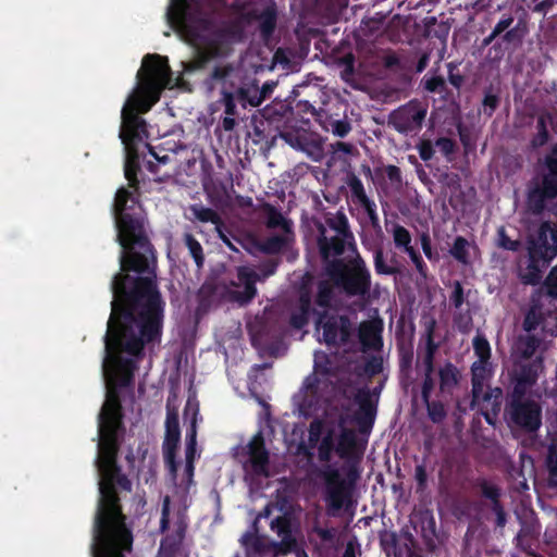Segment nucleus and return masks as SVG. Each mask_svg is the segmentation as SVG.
Wrapping results in <instances>:
<instances>
[{"label":"nucleus","mask_w":557,"mask_h":557,"mask_svg":"<svg viewBox=\"0 0 557 557\" xmlns=\"http://www.w3.org/2000/svg\"><path fill=\"white\" fill-rule=\"evenodd\" d=\"M139 86L121 112V138L126 157L124 175L128 187H120L112 213L116 242L121 246L120 272L111 282L113 299L104 334L103 373L111 370L108 384H134L145 347L162 337L164 301L157 283V253L147 235L143 209L134 195L139 190L140 171L137 144L148 137L146 121L138 113L148 112L172 85L166 57L147 54L137 73Z\"/></svg>","instance_id":"f257e3e1"},{"label":"nucleus","mask_w":557,"mask_h":557,"mask_svg":"<svg viewBox=\"0 0 557 557\" xmlns=\"http://www.w3.org/2000/svg\"><path fill=\"white\" fill-rule=\"evenodd\" d=\"M225 0H171L166 10L168 23L196 49L194 60L185 70L194 72L208 63L228 55L234 33L219 20Z\"/></svg>","instance_id":"f03ea898"},{"label":"nucleus","mask_w":557,"mask_h":557,"mask_svg":"<svg viewBox=\"0 0 557 557\" xmlns=\"http://www.w3.org/2000/svg\"><path fill=\"white\" fill-rule=\"evenodd\" d=\"M543 368L541 357L521 363L510 374V387L506 394L505 417L511 429L528 434L542 426V406L533 391Z\"/></svg>","instance_id":"7ed1b4c3"},{"label":"nucleus","mask_w":557,"mask_h":557,"mask_svg":"<svg viewBox=\"0 0 557 557\" xmlns=\"http://www.w3.org/2000/svg\"><path fill=\"white\" fill-rule=\"evenodd\" d=\"M528 264L518 276L525 285H539L544 271L557 256V225L542 222L536 234L527 238Z\"/></svg>","instance_id":"20e7f679"},{"label":"nucleus","mask_w":557,"mask_h":557,"mask_svg":"<svg viewBox=\"0 0 557 557\" xmlns=\"http://www.w3.org/2000/svg\"><path fill=\"white\" fill-rule=\"evenodd\" d=\"M347 261L332 259L325 265V273L347 297L364 298L371 290V273L359 252Z\"/></svg>","instance_id":"39448f33"},{"label":"nucleus","mask_w":557,"mask_h":557,"mask_svg":"<svg viewBox=\"0 0 557 557\" xmlns=\"http://www.w3.org/2000/svg\"><path fill=\"white\" fill-rule=\"evenodd\" d=\"M494 34L500 36L488 49L487 58L494 61L500 60L506 51H513L521 46L527 34V28L521 22L515 23L511 12L504 13L495 24Z\"/></svg>","instance_id":"423d86ee"},{"label":"nucleus","mask_w":557,"mask_h":557,"mask_svg":"<svg viewBox=\"0 0 557 557\" xmlns=\"http://www.w3.org/2000/svg\"><path fill=\"white\" fill-rule=\"evenodd\" d=\"M347 469H349L348 478L350 482L344 480L336 469L331 468V470L324 473L325 500L330 516H335L344 507L345 503L350 499L352 484L358 478V471L355 465L347 467Z\"/></svg>","instance_id":"0eeeda50"},{"label":"nucleus","mask_w":557,"mask_h":557,"mask_svg":"<svg viewBox=\"0 0 557 557\" xmlns=\"http://www.w3.org/2000/svg\"><path fill=\"white\" fill-rule=\"evenodd\" d=\"M251 345L257 349H263L273 355L282 342L283 332L272 314L264 312L256 315L247 325Z\"/></svg>","instance_id":"6e6552de"},{"label":"nucleus","mask_w":557,"mask_h":557,"mask_svg":"<svg viewBox=\"0 0 557 557\" xmlns=\"http://www.w3.org/2000/svg\"><path fill=\"white\" fill-rule=\"evenodd\" d=\"M315 329H322L323 342L327 346L346 345L350 342L352 323L346 314L317 312Z\"/></svg>","instance_id":"1a4fd4ad"},{"label":"nucleus","mask_w":557,"mask_h":557,"mask_svg":"<svg viewBox=\"0 0 557 557\" xmlns=\"http://www.w3.org/2000/svg\"><path fill=\"white\" fill-rule=\"evenodd\" d=\"M259 281L258 272L253 268L237 267L236 281L230 283L234 288L227 290V298L239 307H247L258 295L257 283Z\"/></svg>","instance_id":"9d476101"},{"label":"nucleus","mask_w":557,"mask_h":557,"mask_svg":"<svg viewBox=\"0 0 557 557\" xmlns=\"http://www.w3.org/2000/svg\"><path fill=\"white\" fill-rule=\"evenodd\" d=\"M426 107L418 100H411L394 110L388 117V123L395 131L408 135L420 131L426 116Z\"/></svg>","instance_id":"9b49d317"},{"label":"nucleus","mask_w":557,"mask_h":557,"mask_svg":"<svg viewBox=\"0 0 557 557\" xmlns=\"http://www.w3.org/2000/svg\"><path fill=\"white\" fill-rule=\"evenodd\" d=\"M312 276L306 274L299 285L297 299L292 304L289 325L295 330H301L308 325L311 315L317 317L318 310L312 307Z\"/></svg>","instance_id":"f8f14e48"},{"label":"nucleus","mask_w":557,"mask_h":557,"mask_svg":"<svg viewBox=\"0 0 557 557\" xmlns=\"http://www.w3.org/2000/svg\"><path fill=\"white\" fill-rule=\"evenodd\" d=\"M181 441L178 412L172 408L170 401L166 404L165 435L162 444L164 462L172 475L176 474V450Z\"/></svg>","instance_id":"ddd939ff"},{"label":"nucleus","mask_w":557,"mask_h":557,"mask_svg":"<svg viewBox=\"0 0 557 557\" xmlns=\"http://www.w3.org/2000/svg\"><path fill=\"white\" fill-rule=\"evenodd\" d=\"M318 248L325 265L332 259H338L337 257L342 256L346 248L354 253L358 252L355 239L350 240L339 234L329 235L323 224L318 225Z\"/></svg>","instance_id":"4468645a"},{"label":"nucleus","mask_w":557,"mask_h":557,"mask_svg":"<svg viewBox=\"0 0 557 557\" xmlns=\"http://www.w3.org/2000/svg\"><path fill=\"white\" fill-rule=\"evenodd\" d=\"M355 401L358 405V409L354 417L355 422L361 433H370L376 418L377 399H373L370 389L363 387L358 389L355 396Z\"/></svg>","instance_id":"2eb2a0df"},{"label":"nucleus","mask_w":557,"mask_h":557,"mask_svg":"<svg viewBox=\"0 0 557 557\" xmlns=\"http://www.w3.org/2000/svg\"><path fill=\"white\" fill-rule=\"evenodd\" d=\"M472 485L473 487L479 488L483 498L490 500V508L496 517L495 527L499 529L505 528L507 523V512L500 500L502 488L490 480L481 476L476 478Z\"/></svg>","instance_id":"dca6fc26"},{"label":"nucleus","mask_w":557,"mask_h":557,"mask_svg":"<svg viewBox=\"0 0 557 557\" xmlns=\"http://www.w3.org/2000/svg\"><path fill=\"white\" fill-rule=\"evenodd\" d=\"M295 244V232L274 234L261 240L256 242V248L269 256L286 255L288 261H293L297 257V252L293 250Z\"/></svg>","instance_id":"f3484780"},{"label":"nucleus","mask_w":557,"mask_h":557,"mask_svg":"<svg viewBox=\"0 0 557 557\" xmlns=\"http://www.w3.org/2000/svg\"><path fill=\"white\" fill-rule=\"evenodd\" d=\"M251 470L257 475L269 476L270 454L261 431L256 433L247 445Z\"/></svg>","instance_id":"a211bd4d"},{"label":"nucleus","mask_w":557,"mask_h":557,"mask_svg":"<svg viewBox=\"0 0 557 557\" xmlns=\"http://www.w3.org/2000/svg\"><path fill=\"white\" fill-rule=\"evenodd\" d=\"M270 528L281 537V542L274 544L276 553L286 555L293 552L297 543L292 533L290 519L286 515L278 516L271 521Z\"/></svg>","instance_id":"6ab92c4d"},{"label":"nucleus","mask_w":557,"mask_h":557,"mask_svg":"<svg viewBox=\"0 0 557 557\" xmlns=\"http://www.w3.org/2000/svg\"><path fill=\"white\" fill-rule=\"evenodd\" d=\"M382 322L377 321H363L358 329V337L364 349L379 350L383 346L382 339Z\"/></svg>","instance_id":"aec40b11"},{"label":"nucleus","mask_w":557,"mask_h":557,"mask_svg":"<svg viewBox=\"0 0 557 557\" xmlns=\"http://www.w3.org/2000/svg\"><path fill=\"white\" fill-rule=\"evenodd\" d=\"M260 209L265 216V226L269 230L280 228L284 233L294 232L293 221L285 218L275 206L270 202H263Z\"/></svg>","instance_id":"412c9836"},{"label":"nucleus","mask_w":557,"mask_h":557,"mask_svg":"<svg viewBox=\"0 0 557 557\" xmlns=\"http://www.w3.org/2000/svg\"><path fill=\"white\" fill-rule=\"evenodd\" d=\"M541 183L545 188L557 191V143L554 144L543 159Z\"/></svg>","instance_id":"4be33fe9"},{"label":"nucleus","mask_w":557,"mask_h":557,"mask_svg":"<svg viewBox=\"0 0 557 557\" xmlns=\"http://www.w3.org/2000/svg\"><path fill=\"white\" fill-rule=\"evenodd\" d=\"M557 197V191L554 189H546L545 184L540 183V185L530 189L527 196V203L529 209L535 213L540 214L545 209L546 200H552Z\"/></svg>","instance_id":"5701e85b"},{"label":"nucleus","mask_w":557,"mask_h":557,"mask_svg":"<svg viewBox=\"0 0 557 557\" xmlns=\"http://www.w3.org/2000/svg\"><path fill=\"white\" fill-rule=\"evenodd\" d=\"M133 543H91V557H125L131 552Z\"/></svg>","instance_id":"b1692460"},{"label":"nucleus","mask_w":557,"mask_h":557,"mask_svg":"<svg viewBox=\"0 0 557 557\" xmlns=\"http://www.w3.org/2000/svg\"><path fill=\"white\" fill-rule=\"evenodd\" d=\"M440 389L442 393H451L458 385L460 372L458 368L450 361L445 362L438 370Z\"/></svg>","instance_id":"393cba45"},{"label":"nucleus","mask_w":557,"mask_h":557,"mask_svg":"<svg viewBox=\"0 0 557 557\" xmlns=\"http://www.w3.org/2000/svg\"><path fill=\"white\" fill-rule=\"evenodd\" d=\"M323 225L325 228L329 227L331 231L335 232V234L354 240V233L350 230L348 218L343 211H337L334 214L329 213L325 216V223Z\"/></svg>","instance_id":"a878e982"},{"label":"nucleus","mask_w":557,"mask_h":557,"mask_svg":"<svg viewBox=\"0 0 557 557\" xmlns=\"http://www.w3.org/2000/svg\"><path fill=\"white\" fill-rule=\"evenodd\" d=\"M202 186L211 202L216 203L228 198V188L232 187V183L228 185L222 180L208 177L203 180Z\"/></svg>","instance_id":"bb28decb"},{"label":"nucleus","mask_w":557,"mask_h":557,"mask_svg":"<svg viewBox=\"0 0 557 557\" xmlns=\"http://www.w3.org/2000/svg\"><path fill=\"white\" fill-rule=\"evenodd\" d=\"M319 380L315 376H308L302 385V398L299 406L302 410H310L319 403Z\"/></svg>","instance_id":"cd10ccee"},{"label":"nucleus","mask_w":557,"mask_h":557,"mask_svg":"<svg viewBox=\"0 0 557 557\" xmlns=\"http://www.w3.org/2000/svg\"><path fill=\"white\" fill-rule=\"evenodd\" d=\"M259 21V29L263 39H269L276 27L277 14L274 7H267L260 14L256 16Z\"/></svg>","instance_id":"c85d7f7f"},{"label":"nucleus","mask_w":557,"mask_h":557,"mask_svg":"<svg viewBox=\"0 0 557 557\" xmlns=\"http://www.w3.org/2000/svg\"><path fill=\"white\" fill-rule=\"evenodd\" d=\"M336 64L341 70V78L349 84L355 85L356 82V57L352 52H347L342 57H338Z\"/></svg>","instance_id":"c756f323"},{"label":"nucleus","mask_w":557,"mask_h":557,"mask_svg":"<svg viewBox=\"0 0 557 557\" xmlns=\"http://www.w3.org/2000/svg\"><path fill=\"white\" fill-rule=\"evenodd\" d=\"M552 121V114L545 113L541 114L536 120V134L532 137L530 141V146L533 149H539L543 146H545L549 138V132L547 128V123Z\"/></svg>","instance_id":"7c9ffc66"},{"label":"nucleus","mask_w":557,"mask_h":557,"mask_svg":"<svg viewBox=\"0 0 557 557\" xmlns=\"http://www.w3.org/2000/svg\"><path fill=\"white\" fill-rule=\"evenodd\" d=\"M346 185L349 188L350 198L355 205L361 206L371 200L366 193L362 181L355 173L347 174Z\"/></svg>","instance_id":"2f4dec72"},{"label":"nucleus","mask_w":557,"mask_h":557,"mask_svg":"<svg viewBox=\"0 0 557 557\" xmlns=\"http://www.w3.org/2000/svg\"><path fill=\"white\" fill-rule=\"evenodd\" d=\"M190 211L198 221L212 223L215 226V232H220V228L224 227L221 216L211 208L203 207L202 205H191Z\"/></svg>","instance_id":"473e14b6"},{"label":"nucleus","mask_w":557,"mask_h":557,"mask_svg":"<svg viewBox=\"0 0 557 557\" xmlns=\"http://www.w3.org/2000/svg\"><path fill=\"white\" fill-rule=\"evenodd\" d=\"M493 398L492 404L482 405V414L488 424H494L496 417L500 411L503 391L500 387H488Z\"/></svg>","instance_id":"72a5a7b5"},{"label":"nucleus","mask_w":557,"mask_h":557,"mask_svg":"<svg viewBox=\"0 0 557 557\" xmlns=\"http://www.w3.org/2000/svg\"><path fill=\"white\" fill-rule=\"evenodd\" d=\"M547 468V485L552 488L557 487V444L552 443L548 446L547 455L545 459Z\"/></svg>","instance_id":"f704fd0d"},{"label":"nucleus","mask_w":557,"mask_h":557,"mask_svg":"<svg viewBox=\"0 0 557 557\" xmlns=\"http://www.w3.org/2000/svg\"><path fill=\"white\" fill-rule=\"evenodd\" d=\"M540 346V339L535 335L519 336L516 348L519 355L525 359L531 358Z\"/></svg>","instance_id":"c9c22d12"},{"label":"nucleus","mask_w":557,"mask_h":557,"mask_svg":"<svg viewBox=\"0 0 557 557\" xmlns=\"http://www.w3.org/2000/svg\"><path fill=\"white\" fill-rule=\"evenodd\" d=\"M468 248L469 242L462 236H457L453 243L451 248L449 249V253L459 263L467 265L470 263Z\"/></svg>","instance_id":"e433bc0d"},{"label":"nucleus","mask_w":557,"mask_h":557,"mask_svg":"<svg viewBox=\"0 0 557 557\" xmlns=\"http://www.w3.org/2000/svg\"><path fill=\"white\" fill-rule=\"evenodd\" d=\"M315 304L321 308H329L334 297L333 286L330 281H319L317 285Z\"/></svg>","instance_id":"4c0bfd02"},{"label":"nucleus","mask_w":557,"mask_h":557,"mask_svg":"<svg viewBox=\"0 0 557 557\" xmlns=\"http://www.w3.org/2000/svg\"><path fill=\"white\" fill-rule=\"evenodd\" d=\"M500 97L497 91H495L493 86H490L484 89V97L482 100V112L485 116L491 117L495 113L496 109L499 107Z\"/></svg>","instance_id":"58836bf2"},{"label":"nucleus","mask_w":557,"mask_h":557,"mask_svg":"<svg viewBox=\"0 0 557 557\" xmlns=\"http://www.w3.org/2000/svg\"><path fill=\"white\" fill-rule=\"evenodd\" d=\"M184 243L189 250L190 256L193 257L195 263L198 268H201L205 262V255L201 244L198 239L190 233L184 234Z\"/></svg>","instance_id":"ea45409f"},{"label":"nucleus","mask_w":557,"mask_h":557,"mask_svg":"<svg viewBox=\"0 0 557 557\" xmlns=\"http://www.w3.org/2000/svg\"><path fill=\"white\" fill-rule=\"evenodd\" d=\"M356 446V434L352 430L344 429L339 435L337 453L346 457Z\"/></svg>","instance_id":"a19ab883"},{"label":"nucleus","mask_w":557,"mask_h":557,"mask_svg":"<svg viewBox=\"0 0 557 557\" xmlns=\"http://www.w3.org/2000/svg\"><path fill=\"white\" fill-rule=\"evenodd\" d=\"M453 317L454 326L461 333L468 334L473 326V320L470 310L462 311L457 309Z\"/></svg>","instance_id":"79ce46f5"},{"label":"nucleus","mask_w":557,"mask_h":557,"mask_svg":"<svg viewBox=\"0 0 557 557\" xmlns=\"http://www.w3.org/2000/svg\"><path fill=\"white\" fill-rule=\"evenodd\" d=\"M271 91L272 87L269 85H264L262 89L259 90V97H257L256 99H248V94L250 92V89L240 87L236 91V98L242 102H248L251 107H258L269 96Z\"/></svg>","instance_id":"37998d69"},{"label":"nucleus","mask_w":557,"mask_h":557,"mask_svg":"<svg viewBox=\"0 0 557 557\" xmlns=\"http://www.w3.org/2000/svg\"><path fill=\"white\" fill-rule=\"evenodd\" d=\"M392 234L397 248H404L405 252H407L408 248H413L411 246V235L405 226L397 223L394 224Z\"/></svg>","instance_id":"c03bdc74"},{"label":"nucleus","mask_w":557,"mask_h":557,"mask_svg":"<svg viewBox=\"0 0 557 557\" xmlns=\"http://www.w3.org/2000/svg\"><path fill=\"white\" fill-rule=\"evenodd\" d=\"M473 350L478 360L490 361L491 359V345L483 334H476L472 341Z\"/></svg>","instance_id":"a18cd8bd"},{"label":"nucleus","mask_w":557,"mask_h":557,"mask_svg":"<svg viewBox=\"0 0 557 557\" xmlns=\"http://www.w3.org/2000/svg\"><path fill=\"white\" fill-rule=\"evenodd\" d=\"M428 411V417L433 423H441L447 416L445 406L440 400H431L428 399V403H424Z\"/></svg>","instance_id":"49530a36"},{"label":"nucleus","mask_w":557,"mask_h":557,"mask_svg":"<svg viewBox=\"0 0 557 557\" xmlns=\"http://www.w3.org/2000/svg\"><path fill=\"white\" fill-rule=\"evenodd\" d=\"M493 375L491 361L476 360L471 366V379L485 382Z\"/></svg>","instance_id":"de8ad7c7"},{"label":"nucleus","mask_w":557,"mask_h":557,"mask_svg":"<svg viewBox=\"0 0 557 557\" xmlns=\"http://www.w3.org/2000/svg\"><path fill=\"white\" fill-rule=\"evenodd\" d=\"M497 246L504 250L517 252L521 248V242L519 239H511L504 226L497 230Z\"/></svg>","instance_id":"09e8293b"},{"label":"nucleus","mask_w":557,"mask_h":557,"mask_svg":"<svg viewBox=\"0 0 557 557\" xmlns=\"http://www.w3.org/2000/svg\"><path fill=\"white\" fill-rule=\"evenodd\" d=\"M374 270L379 275H393L397 273L395 267L388 265L382 248H377L373 256Z\"/></svg>","instance_id":"8fccbe9b"},{"label":"nucleus","mask_w":557,"mask_h":557,"mask_svg":"<svg viewBox=\"0 0 557 557\" xmlns=\"http://www.w3.org/2000/svg\"><path fill=\"white\" fill-rule=\"evenodd\" d=\"M434 332H435V321H431V323L426 326L425 330V345L423 357L435 358L436 351L440 345L434 341Z\"/></svg>","instance_id":"3c124183"},{"label":"nucleus","mask_w":557,"mask_h":557,"mask_svg":"<svg viewBox=\"0 0 557 557\" xmlns=\"http://www.w3.org/2000/svg\"><path fill=\"white\" fill-rule=\"evenodd\" d=\"M423 88L428 92L442 94L446 90V82L443 76H424L422 79Z\"/></svg>","instance_id":"603ef678"},{"label":"nucleus","mask_w":557,"mask_h":557,"mask_svg":"<svg viewBox=\"0 0 557 557\" xmlns=\"http://www.w3.org/2000/svg\"><path fill=\"white\" fill-rule=\"evenodd\" d=\"M281 260L280 259H269L261 262L258 267V276L260 277L259 282H264L268 277L275 274Z\"/></svg>","instance_id":"864d4df0"},{"label":"nucleus","mask_w":557,"mask_h":557,"mask_svg":"<svg viewBox=\"0 0 557 557\" xmlns=\"http://www.w3.org/2000/svg\"><path fill=\"white\" fill-rule=\"evenodd\" d=\"M515 541L517 547H519L522 552L528 554L531 553L533 546V539L530 529L522 528L517 534Z\"/></svg>","instance_id":"5fc2aeb1"},{"label":"nucleus","mask_w":557,"mask_h":557,"mask_svg":"<svg viewBox=\"0 0 557 557\" xmlns=\"http://www.w3.org/2000/svg\"><path fill=\"white\" fill-rule=\"evenodd\" d=\"M361 208H363L364 212L367 213L369 220H370V224L372 226V228L381 234L382 233V227H381V224H380V219H379V214L376 212V205L375 202L371 199L369 201H367L366 203L361 205L360 206Z\"/></svg>","instance_id":"6e6d98bb"},{"label":"nucleus","mask_w":557,"mask_h":557,"mask_svg":"<svg viewBox=\"0 0 557 557\" xmlns=\"http://www.w3.org/2000/svg\"><path fill=\"white\" fill-rule=\"evenodd\" d=\"M233 71V67L227 64L223 66H214L208 78L205 81L206 85L209 88H212L213 82H221L224 81Z\"/></svg>","instance_id":"4d7b16f0"},{"label":"nucleus","mask_w":557,"mask_h":557,"mask_svg":"<svg viewBox=\"0 0 557 557\" xmlns=\"http://www.w3.org/2000/svg\"><path fill=\"white\" fill-rule=\"evenodd\" d=\"M544 287L547 296L557 298V264L548 272L544 281Z\"/></svg>","instance_id":"13d9d810"},{"label":"nucleus","mask_w":557,"mask_h":557,"mask_svg":"<svg viewBox=\"0 0 557 557\" xmlns=\"http://www.w3.org/2000/svg\"><path fill=\"white\" fill-rule=\"evenodd\" d=\"M224 106V111L226 115L235 116L237 114L236 110V98L235 95L227 90H222V98L219 100Z\"/></svg>","instance_id":"bf43d9fd"},{"label":"nucleus","mask_w":557,"mask_h":557,"mask_svg":"<svg viewBox=\"0 0 557 557\" xmlns=\"http://www.w3.org/2000/svg\"><path fill=\"white\" fill-rule=\"evenodd\" d=\"M428 471L425 463H419L414 468V480L417 482V492H424L428 488Z\"/></svg>","instance_id":"052dcab7"},{"label":"nucleus","mask_w":557,"mask_h":557,"mask_svg":"<svg viewBox=\"0 0 557 557\" xmlns=\"http://www.w3.org/2000/svg\"><path fill=\"white\" fill-rule=\"evenodd\" d=\"M406 253L409 256L410 260L414 264L418 273L422 277L426 278V276H428V265L423 261L421 255L414 248H408Z\"/></svg>","instance_id":"680f3d73"},{"label":"nucleus","mask_w":557,"mask_h":557,"mask_svg":"<svg viewBox=\"0 0 557 557\" xmlns=\"http://www.w3.org/2000/svg\"><path fill=\"white\" fill-rule=\"evenodd\" d=\"M449 302L455 309H460L465 302V292L462 284L459 281H456L453 285Z\"/></svg>","instance_id":"e2e57ef3"},{"label":"nucleus","mask_w":557,"mask_h":557,"mask_svg":"<svg viewBox=\"0 0 557 557\" xmlns=\"http://www.w3.org/2000/svg\"><path fill=\"white\" fill-rule=\"evenodd\" d=\"M435 146L440 149V151L448 157L453 154L456 150V143L451 138L448 137H440L435 140Z\"/></svg>","instance_id":"0e129e2a"},{"label":"nucleus","mask_w":557,"mask_h":557,"mask_svg":"<svg viewBox=\"0 0 557 557\" xmlns=\"http://www.w3.org/2000/svg\"><path fill=\"white\" fill-rule=\"evenodd\" d=\"M333 450V441L331 436H325L318 448L319 451V459L321 461H329L331 459V454Z\"/></svg>","instance_id":"69168bd1"},{"label":"nucleus","mask_w":557,"mask_h":557,"mask_svg":"<svg viewBox=\"0 0 557 557\" xmlns=\"http://www.w3.org/2000/svg\"><path fill=\"white\" fill-rule=\"evenodd\" d=\"M383 370V360L380 357L370 358L364 364V372L369 376H374L382 372Z\"/></svg>","instance_id":"338daca9"},{"label":"nucleus","mask_w":557,"mask_h":557,"mask_svg":"<svg viewBox=\"0 0 557 557\" xmlns=\"http://www.w3.org/2000/svg\"><path fill=\"white\" fill-rule=\"evenodd\" d=\"M448 69V82L457 89H459L463 83V76L458 72L457 65L453 62L447 64Z\"/></svg>","instance_id":"774afa93"}]
</instances>
